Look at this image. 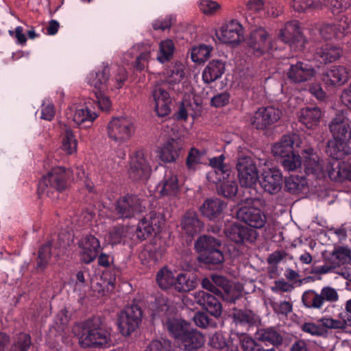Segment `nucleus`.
Here are the masks:
<instances>
[{"mask_svg":"<svg viewBox=\"0 0 351 351\" xmlns=\"http://www.w3.org/2000/svg\"><path fill=\"white\" fill-rule=\"evenodd\" d=\"M209 345L215 349L227 351L230 341L222 332H217L209 338Z\"/></svg>","mask_w":351,"mask_h":351,"instance_id":"obj_53","label":"nucleus"},{"mask_svg":"<svg viewBox=\"0 0 351 351\" xmlns=\"http://www.w3.org/2000/svg\"><path fill=\"white\" fill-rule=\"evenodd\" d=\"M175 45L172 40L165 39L158 44V51L156 60L160 63L170 61L173 56Z\"/></svg>","mask_w":351,"mask_h":351,"instance_id":"obj_39","label":"nucleus"},{"mask_svg":"<svg viewBox=\"0 0 351 351\" xmlns=\"http://www.w3.org/2000/svg\"><path fill=\"white\" fill-rule=\"evenodd\" d=\"M165 252V247L158 249L155 246H152L149 249H145L141 252L140 258L143 265L150 267L162 258Z\"/></svg>","mask_w":351,"mask_h":351,"instance_id":"obj_38","label":"nucleus"},{"mask_svg":"<svg viewBox=\"0 0 351 351\" xmlns=\"http://www.w3.org/2000/svg\"><path fill=\"white\" fill-rule=\"evenodd\" d=\"M238 178L242 186L252 187L258 180V171L253 159L249 156L238 158Z\"/></svg>","mask_w":351,"mask_h":351,"instance_id":"obj_14","label":"nucleus"},{"mask_svg":"<svg viewBox=\"0 0 351 351\" xmlns=\"http://www.w3.org/2000/svg\"><path fill=\"white\" fill-rule=\"evenodd\" d=\"M109 73L108 66H104L101 71L90 72L87 76V82L95 88L103 89L108 81Z\"/></svg>","mask_w":351,"mask_h":351,"instance_id":"obj_36","label":"nucleus"},{"mask_svg":"<svg viewBox=\"0 0 351 351\" xmlns=\"http://www.w3.org/2000/svg\"><path fill=\"white\" fill-rule=\"evenodd\" d=\"M175 276L173 272L167 268L161 269L157 274L156 280L159 287L167 289L175 284Z\"/></svg>","mask_w":351,"mask_h":351,"instance_id":"obj_47","label":"nucleus"},{"mask_svg":"<svg viewBox=\"0 0 351 351\" xmlns=\"http://www.w3.org/2000/svg\"><path fill=\"white\" fill-rule=\"evenodd\" d=\"M316 74L313 66L306 62L298 61L291 64L287 71V76L294 83H301L311 80Z\"/></svg>","mask_w":351,"mask_h":351,"instance_id":"obj_19","label":"nucleus"},{"mask_svg":"<svg viewBox=\"0 0 351 351\" xmlns=\"http://www.w3.org/2000/svg\"><path fill=\"white\" fill-rule=\"evenodd\" d=\"M195 247L200 253L199 258L201 261L213 265L223 263L224 257L220 250V241L213 237L204 235L198 238Z\"/></svg>","mask_w":351,"mask_h":351,"instance_id":"obj_7","label":"nucleus"},{"mask_svg":"<svg viewBox=\"0 0 351 351\" xmlns=\"http://www.w3.org/2000/svg\"><path fill=\"white\" fill-rule=\"evenodd\" d=\"M73 332L77 337L80 346L84 348H106L113 345L110 331L96 326L91 321L76 324L73 328Z\"/></svg>","mask_w":351,"mask_h":351,"instance_id":"obj_3","label":"nucleus"},{"mask_svg":"<svg viewBox=\"0 0 351 351\" xmlns=\"http://www.w3.org/2000/svg\"><path fill=\"white\" fill-rule=\"evenodd\" d=\"M333 139L328 143L327 153L330 158L343 159L351 152V121L343 113H338L329 125Z\"/></svg>","mask_w":351,"mask_h":351,"instance_id":"obj_1","label":"nucleus"},{"mask_svg":"<svg viewBox=\"0 0 351 351\" xmlns=\"http://www.w3.org/2000/svg\"><path fill=\"white\" fill-rule=\"evenodd\" d=\"M31 344L30 336L26 333H20L14 339L9 351H27Z\"/></svg>","mask_w":351,"mask_h":351,"instance_id":"obj_49","label":"nucleus"},{"mask_svg":"<svg viewBox=\"0 0 351 351\" xmlns=\"http://www.w3.org/2000/svg\"><path fill=\"white\" fill-rule=\"evenodd\" d=\"M196 302L202 306L210 315L219 317L221 314V303L213 295L204 291H199L194 294Z\"/></svg>","mask_w":351,"mask_h":351,"instance_id":"obj_26","label":"nucleus"},{"mask_svg":"<svg viewBox=\"0 0 351 351\" xmlns=\"http://www.w3.org/2000/svg\"><path fill=\"white\" fill-rule=\"evenodd\" d=\"M302 301L303 304L308 308L321 309L324 306L321 293H317L313 289L305 291L303 293Z\"/></svg>","mask_w":351,"mask_h":351,"instance_id":"obj_40","label":"nucleus"},{"mask_svg":"<svg viewBox=\"0 0 351 351\" xmlns=\"http://www.w3.org/2000/svg\"><path fill=\"white\" fill-rule=\"evenodd\" d=\"M80 247L82 260L85 263H90L97 256L100 250V243L94 236L88 235L81 239Z\"/></svg>","mask_w":351,"mask_h":351,"instance_id":"obj_23","label":"nucleus"},{"mask_svg":"<svg viewBox=\"0 0 351 351\" xmlns=\"http://www.w3.org/2000/svg\"><path fill=\"white\" fill-rule=\"evenodd\" d=\"M302 153L304 158V171L306 174H312L319 179L325 177L326 173L328 175V170L332 169L331 164L335 161V158H331L327 166H325L312 148H307Z\"/></svg>","mask_w":351,"mask_h":351,"instance_id":"obj_13","label":"nucleus"},{"mask_svg":"<svg viewBox=\"0 0 351 351\" xmlns=\"http://www.w3.org/2000/svg\"><path fill=\"white\" fill-rule=\"evenodd\" d=\"M337 25L339 38L351 33V18L342 16Z\"/></svg>","mask_w":351,"mask_h":351,"instance_id":"obj_63","label":"nucleus"},{"mask_svg":"<svg viewBox=\"0 0 351 351\" xmlns=\"http://www.w3.org/2000/svg\"><path fill=\"white\" fill-rule=\"evenodd\" d=\"M301 140L297 134L284 135L272 146L271 152L276 157L284 158L295 151L294 147H300Z\"/></svg>","mask_w":351,"mask_h":351,"instance_id":"obj_20","label":"nucleus"},{"mask_svg":"<svg viewBox=\"0 0 351 351\" xmlns=\"http://www.w3.org/2000/svg\"><path fill=\"white\" fill-rule=\"evenodd\" d=\"M97 117V113L92 109L90 102H88L75 108L73 114V121L78 125L86 123L91 124Z\"/></svg>","mask_w":351,"mask_h":351,"instance_id":"obj_31","label":"nucleus"},{"mask_svg":"<svg viewBox=\"0 0 351 351\" xmlns=\"http://www.w3.org/2000/svg\"><path fill=\"white\" fill-rule=\"evenodd\" d=\"M156 191L160 196H176L180 191L177 175L171 169L166 170L162 180L156 186Z\"/></svg>","mask_w":351,"mask_h":351,"instance_id":"obj_21","label":"nucleus"},{"mask_svg":"<svg viewBox=\"0 0 351 351\" xmlns=\"http://www.w3.org/2000/svg\"><path fill=\"white\" fill-rule=\"evenodd\" d=\"M233 318L237 324L253 326L260 322L259 317L250 310H239L234 313Z\"/></svg>","mask_w":351,"mask_h":351,"instance_id":"obj_41","label":"nucleus"},{"mask_svg":"<svg viewBox=\"0 0 351 351\" xmlns=\"http://www.w3.org/2000/svg\"><path fill=\"white\" fill-rule=\"evenodd\" d=\"M204 153L199 152L195 148H192L188 155L186 165L189 169H194L195 167L200 163H203Z\"/></svg>","mask_w":351,"mask_h":351,"instance_id":"obj_55","label":"nucleus"},{"mask_svg":"<svg viewBox=\"0 0 351 351\" xmlns=\"http://www.w3.org/2000/svg\"><path fill=\"white\" fill-rule=\"evenodd\" d=\"M151 53L150 48H145L141 53L136 57L135 67L137 70L141 71L145 67Z\"/></svg>","mask_w":351,"mask_h":351,"instance_id":"obj_64","label":"nucleus"},{"mask_svg":"<svg viewBox=\"0 0 351 351\" xmlns=\"http://www.w3.org/2000/svg\"><path fill=\"white\" fill-rule=\"evenodd\" d=\"M281 116L282 111L274 106L260 108L251 119V122L256 129L264 130L278 121Z\"/></svg>","mask_w":351,"mask_h":351,"instance_id":"obj_17","label":"nucleus"},{"mask_svg":"<svg viewBox=\"0 0 351 351\" xmlns=\"http://www.w3.org/2000/svg\"><path fill=\"white\" fill-rule=\"evenodd\" d=\"M326 6H330L334 13L341 12L351 5V0H326Z\"/></svg>","mask_w":351,"mask_h":351,"instance_id":"obj_62","label":"nucleus"},{"mask_svg":"<svg viewBox=\"0 0 351 351\" xmlns=\"http://www.w3.org/2000/svg\"><path fill=\"white\" fill-rule=\"evenodd\" d=\"M247 43L256 56L273 49L271 38L267 32L262 27L256 28L251 32Z\"/></svg>","mask_w":351,"mask_h":351,"instance_id":"obj_15","label":"nucleus"},{"mask_svg":"<svg viewBox=\"0 0 351 351\" xmlns=\"http://www.w3.org/2000/svg\"><path fill=\"white\" fill-rule=\"evenodd\" d=\"M225 208L226 204L216 198L205 201L199 210L203 216L211 220L219 217Z\"/></svg>","mask_w":351,"mask_h":351,"instance_id":"obj_32","label":"nucleus"},{"mask_svg":"<svg viewBox=\"0 0 351 351\" xmlns=\"http://www.w3.org/2000/svg\"><path fill=\"white\" fill-rule=\"evenodd\" d=\"M282 158V165L286 171H294L302 167L301 157L295 151Z\"/></svg>","mask_w":351,"mask_h":351,"instance_id":"obj_48","label":"nucleus"},{"mask_svg":"<svg viewBox=\"0 0 351 351\" xmlns=\"http://www.w3.org/2000/svg\"><path fill=\"white\" fill-rule=\"evenodd\" d=\"M318 322L321 324L322 327L325 330H341L342 324L341 318L334 319L329 316H324L318 319Z\"/></svg>","mask_w":351,"mask_h":351,"instance_id":"obj_57","label":"nucleus"},{"mask_svg":"<svg viewBox=\"0 0 351 351\" xmlns=\"http://www.w3.org/2000/svg\"><path fill=\"white\" fill-rule=\"evenodd\" d=\"M166 80L162 84H156L152 90V97L155 103V110L159 117L168 115L171 112V99L166 90V86H173L180 82L184 73L181 65L174 66L166 73Z\"/></svg>","mask_w":351,"mask_h":351,"instance_id":"obj_4","label":"nucleus"},{"mask_svg":"<svg viewBox=\"0 0 351 351\" xmlns=\"http://www.w3.org/2000/svg\"><path fill=\"white\" fill-rule=\"evenodd\" d=\"M224 159L223 155L210 159V165L213 168V170L207 174V179L210 182L219 184V182L229 178L231 171L224 163Z\"/></svg>","mask_w":351,"mask_h":351,"instance_id":"obj_22","label":"nucleus"},{"mask_svg":"<svg viewBox=\"0 0 351 351\" xmlns=\"http://www.w3.org/2000/svg\"><path fill=\"white\" fill-rule=\"evenodd\" d=\"M219 184H221L218 189V192L220 194L227 197H231L236 195L238 186L235 181L228 178Z\"/></svg>","mask_w":351,"mask_h":351,"instance_id":"obj_54","label":"nucleus"},{"mask_svg":"<svg viewBox=\"0 0 351 351\" xmlns=\"http://www.w3.org/2000/svg\"><path fill=\"white\" fill-rule=\"evenodd\" d=\"M77 141L73 132L66 129L62 138V149L68 154H72L77 151Z\"/></svg>","mask_w":351,"mask_h":351,"instance_id":"obj_52","label":"nucleus"},{"mask_svg":"<svg viewBox=\"0 0 351 351\" xmlns=\"http://www.w3.org/2000/svg\"><path fill=\"white\" fill-rule=\"evenodd\" d=\"M199 9L205 14H213L220 8V5L212 0H202L199 3Z\"/></svg>","mask_w":351,"mask_h":351,"instance_id":"obj_60","label":"nucleus"},{"mask_svg":"<svg viewBox=\"0 0 351 351\" xmlns=\"http://www.w3.org/2000/svg\"><path fill=\"white\" fill-rule=\"evenodd\" d=\"M160 218L154 212L143 217L136 228L133 226H116L108 234V242L116 245L125 242L127 239L145 240L153 232L159 231Z\"/></svg>","mask_w":351,"mask_h":351,"instance_id":"obj_2","label":"nucleus"},{"mask_svg":"<svg viewBox=\"0 0 351 351\" xmlns=\"http://www.w3.org/2000/svg\"><path fill=\"white\" fill-rule=\"evenodd\" d=\"M215 36L221 43L237 45L244 40L243 27L237 20H230L216 30Z\"/></svg>","mask_w":351,"mask_h":351,"instance_id":"obj_11","label":"nucleus"},{"mask_svg":"<svg viewBox=\"0 0 351 351\" xmlns=\"http://www.w3.org/2000/svg\"><path fill=\"white\" fill-rule=\"evenodd\" d=\"M151 171L148 154L140 150L131 156L128 173L132 180L145 182L149 178Z\"/></svg>","mask_w":351,"mask_h":351,"instance_id":"obj_10","label":"nucleus"},{"mask_svg":"<svg viewBox=\"0 0 351 351\" xmlns=\"http://www.w3.org/2000/svg\"><path fill=\"white\" fill-rule=\"evenodd\" d=\"M327 3L326 0H292L291 6L297 12H303L307 8H318Z\"/></svg>","mask_w":351,"mask_h":351,"instance_id":"obj_51","label":"nucleus"},{"mask_svg":"<svg viewBox=\"0 0 351 351\" xmlns=\"http://www.w3.org/2000/svg\"><path fill=\"white\" fill-rule=\"evenodd\" d=\"M280 37L285 43H289L291 48L297 43L302 47L304 41L300 34L298 22L297 21L287 23L280 30Z\"/></svg>","mask_w":351,"mask_h":351,"instance_id":"obj_27","label":"nucleus"},{"mask_svg":"<svg viewBox=\"0 0 351 351\" xmlns=\"http://www.w3.org/2000/svg\"><path fill=\"white\" fill-rule=\"evenodd\" d=\"M204 336L196 330L189 329L179 340L180 346L191 351L201 348L204 343Z\"/></svg>","mask_w":351,"mask_h":351,"instance_id":"obj_29","label":"nucleus"},{"mask_svg":"<svg viewBox=\"0 0 351 351\" xmlns=\"http://www.w3.org/2000/svg\"><path fill=\"white\" fill-rule=\"evenodd\" d=\"M258 201L256 198L247 199L246 205L237 211V219L255 230L264 228L267 221L265 212L256 206Z\"/></svg>","mask_w":351,"mask_h":351,"instance_id":"obj_8","label":"nucleus"},{"mask_svg":"<svg viewBox=\"0 0 351 351\" xmlns=\"http://www.w3.org/2000/svg\"><path fill=\"white\" fill-rule=\"evenodd\" d=\"M323 302L335 303L339 300V296L337 291L331 287H324L320 291Z\"/></svg>","mask_w":351,"mask_h":351,"instance_id":"obj_58","label":"nucleus"},{"mask_svg":"<svg viewBox=\"0 0 351 351\" xmlns=\"http://www.w3.org/2000/svg\"><path fill=\"white\" fill-rule=\"evenodd\" d=\"M211 51L212 47L208 45L195 47L191 49V58L193 62L202 63L209 58Z\"/></svg>","mask_w":351,"mask_h":351,"instance_id":"obj_50","label":"nucleus"},{"mask_svg":"<svg viewBox=\"0 0 351 351\" xmlns=\"http://www.w3.org/2000/svg\"><path fill=\"white\" fill-rule=\"evenodd\" d=\"M66 172L64 168L57 167L51 169L47 175L43 177L38 185V191L40 195L55 199L58 197V192L66 187Z\"/></svg>","mask_w":351,"mask_h":351,"instance_id":"obj_6","label":"nucleus"},{"mask_svg":"<svg viewBox=\"0 0 351 351\" xmlns=\"http://www.w3.org/2000/svg\"><path fill=\"white\" fill-rule=\"evenodd\" d=\"M196 286L194 277L191 278L187 274L181 273L175 279L174 288L179 292H186L193 289Z\"/></svg>","mask_w":351,"mask_h":351,"instance_id":"obj_43","label":"nucleus"},{"mask_svg":"<svg viewBox=\"0 0 351 351\" xmlns=\"http://www.w3.org/2000/svg\"><path fill=\"white\" fill-rule=\"evenodd\" d=\"M341 160H335L331 164L332 169L328 170V176L331 180L335 181H341L343 179L351 181V157L346 160L341 161Z\"/></svg>","mask_w":351,"mask_h":351,"instance_id":"obj_28","label":"nucleus"},{"mask_svg":"<svg viewBox=\"0 0 351 351\" xmlns=\"http://www.w3.org/2000/svg\"><path fill=\"white\" fill-rule=\"evenodd\" d=\"M224 233L228 239L237 243H243L245 241L254 243L258 236L256 230L239 223L227 226Z\"/></svg>","mask_w":351,"mask_h":351,"instance_id":"obj_16","label":"nucleus"},{"mask_svg":"<svg viewBox=\"0 0 351 351\" xmlns=\"http://www.w3.org/2000/svg\"><path fill=\"white\" fill-rule=\"evenodd\" d=\"M321 36L326 40H330L332 38H339L337 27L336 24H326L320 29Z\"/></svg>","mask_w":351,"mask_h":351,"instance_id":"obj_61","label":"nucleus"},{"mask_svg":"<svg viewBox=\"0 0 351 351\" xmlns=\"http://www.w3.org/2000/svg\"><path fill=\"white\" fill-rule=\"evenodd\" d=\"M350 77V69L344 66H332L324 75L323 80L327 84L341 86Z\"/></svg>","mask_w":351,"mask_h":351,"instance_id":"obj_25","label":"nucleus"},{"mask_svg":"<svg viewBox=\"0 0 351 351\" xmlns=\"http://www.w3.org/2000/svg\"><path fill=\"white\" fill-rule=\"evenodd\" d=\"M51 254V244L48 243L41 247L38 252L37 267L43 269L48 263Z\"/></svg>","mask_w":351,"mask_h":351,"instance_id":"obj_56","label":"nucleus"},{"mask_svg":"<svg viewBox=\"0 0 351 351\" xmlns=\"http://www.w3.org/2000/svg\"><path fill=\"white\" fill-rule=\"evenodd\" d=\"M259 182L265 192L271 195L276 194L282 189V172L277 168L265 169L261 175Z\"/></svg>","mask_w":351,"mask_h":351,"instance_id":"obj_18","label":"nucleus"},{"mask_svg":"<svg viewBox=\"0 0 351 351\" xmlns=\"http://www.w3.org/2000/svg\"><path fill=\"white\" fill-rule=\"evenodd\" d=\"M225 66L223 63L219 60H213L205 67L202 79L206 84H209L221 77L224 72Z\"/></svg>","mask_w":351,"mask_h":351,"instance_id":"obj_34","label":"nucleus"},{"mask_svg":"<svg viewBox=\"0 0 351 351\" xmlns=\"http://www.w3.org/2000/svg\"><path fill=\"white\" fill-rule=\"evenodd\" d=\"M182 228L186 234L193 236L203 228V223L199 220L195 212L187 211L182 221Z\"/></svg>","mask_w":351,"mask_h":351,"instance_id":"obj_33","label":"nucleus"},{"mask_svg":"<svg viewBox=\"0 0 351 351\" xmlns=\"http://www.w3.org/2000/svg\"><path fill=\"white\" fill-rule=\"evenodd\" d=\"M165 326L169 332L178 339V341L189 329V325L186 322L178 318L169 319Z\"/></svg>","mask_w":351,"mask_h":351,"instance_id":"obj_37","label":"nucleus"},{"mask_svg":"<svg viewBox=\"0 0 351 351\" xmlns=\"http://www.w3.org/2000/svg\"><path fill=\"white\" fill-rule=\"evenodd\" d=\"M258 340L273 345H279L282 341L280 334L274 328L261 329L257 332Z\"/></svg>","mask_w":351,"mask_h":351,"instance_id":"obj_45","label":"nucleus"},{"mask_svg":"<svg viewBox=\"0 0 351 351\" xmlns=\"http://www.w3.org/2000/svg\"><path fill=\"white\" fill-rule=\"evenodd\" d=\"M135 132L134 123L125 117H113L106 127V134L109 140L120 147L127 145Z\"/></svg>","mask_w":351,"mask_h":351,"instance_id":"obj_5","label":"nucleus"},{"mask_svg":"<svg viewBox=\"0 0 351 351\" xmlns=\"http://www.w3.org/2000/svg\"><path fill=\"white\" fill-rule=\"evenodd\" d=\"M171 302L164 295H158L154 302H152L149 308L154 312V315H165L171 310Z\"/></svg>","mask_w":351,"mask_h":351,"instance_id":"obj_46","label":"nucleus"},{"mask_svg":"<svg viewBox=\"0 0 351 351\" xmlns=\"http://www.w3.org/2000/svg\"><path fill=\"white\" fill-rule=\"evenodd\" d=\"M147 205L148 202L145 198L126 195L117 201L115 210L119 217L132 218L146 212Z\"/></svg>","mask_w":351,"mask_h":351,"instance_id":"obj_9","label":"nucleus"},{"mask_svg":"<svg viewBox=\"0 0 351 351\" xmlns=\"http://www.w3.org/2000/svg\"><path fill=\"white\" fill-rule=\"evenodd\" d=\"M330 260L336 268L349 263L351 261L350 250L345 247L336 248L331 254Z\"/></svg>","mask_w":351,"mask_h":351,"instance_id":"obj_44","label":"nucleus"},{"mask_svg":"<svg viewBox=\"0 0 351 351\" xmlns=\"http://www.w3.org/2000/svg\"><path fill=\"white\" fill-rule=\"evenodd\" d=\"M322 112L317 107H306L300 110L298 114L299 121L307 128L312 129L319 123Z\"/></svg>","mask_w":351,"mask_h":351,"instance_id":"obj_30","label":"nucleus"},{"mask_svg":"<svg viewBox=\"0 0 351 351\" xmlns=\"http://www.w3.org/2000/svg\"><path fill=\"white\" fill-rule=\"evenodd\" d=\"M342 55V50L339 47L325 44L317 48L316 57L324 63H330L338 60Z\"/></svg>","mask_w":351,"mask_h":351,"instance_id":"obj_35","label":"nucleus"},{"mask_svg":"<svg viewBox=\"0 0 351 351\" xmlns=\"http://www.w3.org/2000/svg\"><path fill=\"white\" fill-rule=\"evenodd\" d=\"M141 308L135 304L128 305L122 311L118 319V326L123 336H128L139 326L142 318Z\"/></svg>","mask_w":351,"mask_h":351,"instance_id":"obj_12","label":"nucleus"},{"mask_svg":"<svg viewBox=\"0 0 351 351\" xmlns=\"http://www.w3.org/2000/svg\"><path fill=\"white\" fill-rule=\"evenodd\" d=\"M183 149V144L180 139L171 138L158 149L160 159L165 162H174Z\"/></svg>","mask_w":351,"mask_h":351,"instance_id":"obj_24","label":"nucleus"},{"mask_svg":"<svg viewBox=\"0 0 351 351\" xmlns=\"http://www.w3.org/2000/svg\"><path fill=\"white\" fill-rule=\"evenodd\" d=\"M301 328L304 332L313 336H322L326 332L320 324L318 325L313 322H305L301 326Z\"/></svg>","mask_w":351,"mask_h":351,"instance_id":"obj_59","label":"nucleus"},{"mask_svg":"<svg viewBox=\"0 0 351 351\" xmlns=\"http://www.w3.org/2000/svg\"><path fill=\"white\" fill-rule=\"evenodd\" d=\"M285 189L291 193L296 194L303 191L307 185L306 179L302 176H291L285 179Z\"/></svg>","mask_w":351,"mask_h":351,"instance_id":"obj_42","label":"nucleus"}]
</instances>
